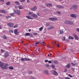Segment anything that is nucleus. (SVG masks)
Wrapping results in <instances>:
<instances>
[{"mask_svg":"<svg viewBox=\"0 0 79 79\" xmlns=\"http://www.w3.org/2000/svg\"><path fill=\"white\" fill-rule=\"evenodd\" d=\"M18 25H16L15 26H14L13 27V28H15V27H18Z\"/></svg>","mask_w":79,"mask_h":79,"instance_id":"36","label":"nucleus"},{"mask_svg":"<svg viewBox=\"0 0 79 79\" xmlns=\"http://www.w3.org/2000/svg\"><path fill=\"white\" fill-rule=\"evenodd\" d=\"M53 28H54V27L53 26L51 25L48 27L47 29L48 30H49V29H53Z\"/></svg>","mask_w":79,"mask_h":79,"instance_id":"16","label":"nucleus"},{"mask_svg":"<svg viewBox=\"0 0 79 79\" xmlns=\"http://www.w3.org/2000/svg\"><path fill=\"white\" fill-rule=\"evenodd\" d=\"M9 69H11V70H13V66H10L9 67Z\"/></svg>","mask_w":79,"mask_h":79,"instance_id":"29","label":"nucleus"},{"mask_svg":"<svg viewBox=\"0 0 79 79\" xmlns=\"http://www.w3.org/2000/svg\"><path fill=\"white\" fill-rule=\"evenodd\" d=\"M9 65L7 64H6L4 65L3 63L0 61V67H1L2 69H7L8 67L6 66H8Z\"/></svg>","mask_w":79,"mask_h":79,"instance_id":"1","label":"nucleus"},{"mask_svg":"<svg viewBox=\"0 0 79 79\" xmlns=\"http://www.w3.org/2000/svg\"><path fill=\"white\" fill-rule=\"evenodd\" d=\"M74 63L75 64H73V63L72 62L71 64L73 66H75V65H76V66H77V63L76 62V61H74Z\"/></svg>","mask_w":79,"mask_h":79,"instance_id":"15","label":"nucleus"},{"mask_svg":"<svg viewBox=\"0 0 79 79\" xmlns=\"http://www.w3.org/2000/svg\"><path fill=\"white\" fill-rule=\"evenodd\" d=\"M10 15L11 16H15V13H11L10 14Z\"/></svg>","mask_w":79,"mask_h":79,"instance_id":"32","label":"nucleus"},{"mask_svg":"<svg viewBox=\"0 0 79 79\" xmlns=\"http://www.w3.org/2000/svg\"><path fill=\"white\" fill-rule=\"evenodd\" d=\"M30 35H31V34H30V33H25V36H29Z\"/></svg>","mask_w":79,"mask_h":79,"instance_id":"27","label":"nucleus"},{"mask_svg":"<svg viewBox=\"0 0 79 79\" xmlns=\"http://www.w3.org/2000/svg\"><path fill=\"white\" fill-rule=\"evenodd\" d=\"M6 5H9L10 4V2H8L6 3Z\"/></svg>","mask_w":79,"mask_h":79,"instance_id":"42","label":"nucleus"},{"mask_svg":"<svg viewBox=\"0 0 79 79\" xmlns=\"http://www.w3.org/2000/svg\"><path fill=\"white\" fill-rule=\"evenodd\" d=\"M64 31V30L61 29L60 30V34H62L63 33V31Z\"/></svg>","mask_w":79,"mask_h":79,"instance_id":"23","label":"nucleus"},{"mask_svg":"<svg viewBox=\"0 0 79 79\" xmlns=\"http://www.w3.org/2000/svg\"><path fill=\"white\" fill-rule=\"evenodd\" d=\"M36 14H37V15L39 16V12H37Z\"/></svg>","mask_w":79,"mask_h":79,"instance_id":"55","label":"nucleus"},{"mask_svg":"<svg viewBox=\"0 0 79 79\" xmlns=\"http://www.w3.org/2000/svg\"><path fill=\"white\" fill-rule=\"evenodd\" d=\"M66 71H67V69H65V70H64V72L66 73Z\"/></svg>","mask_w":79,"mask_h":79,"instance_id":"57","label":"nucleus"},{"mask_svg":"<svg viewBox=\"0 0 79 79\" xmlns=\"http://www.w3.org/2000/svg\"><path fill=\"white\" fill-rule=\"evenodd\" d=\"M2 37L4 39H6V36L4 35L2 36Z\"/></svg>","mask_w":79,"mask_h":79,"instance_id":"33","label":"nucleus"},{"mask_svg":"<svg viewBox=\"0 0 79 79\" xmlns=\"http://www.w3.org/2000/svg\"><path fill=\"white\" fill-rule=\"evenodd\" d=\"M29 60H31V59H27L26 58H22L21 59V61H29Z\"/></svg>","mask_w":79,"mask_h":79,"instance_id":"4","label":"nucleus"},{"mask_svg":"<svg viewBox=\"0 0 79 79\" xmlns=\"http://www.w3.org/2000/svg\"><path fill=\"white\" fill-rule=\"evenodd\" d=\"M10 32L12 33H13V31L12 30H10Z\"/></svg>","mask_w":79,"mask_h":79,"instance_id":"41","label":"nucleus"},{"mask_svg":"<svg viewBox=\"0 0 79 79\" xmlns=\"http://www.w3.org/2000/svg\"><path fill=\"white\" fill-rule=\"evenodd\" d=\"M43 73L45 74H47V75H49V74H50V73H49V72H48V70H45L43 71Z\"/></svg>","mask_w":79,"mask_h":79,"instance_id":"7","label":"nucleus"},{"mask_svg":"<svg viewBox=\"0 0 79 79\" xmlns=\"http://www.w3.org/2000/svg\"><path fill=\"white\" fill-rule=\"evenodd\" d=\"M70 16L71 17H72V18H76L77 15L76 14H72L70 15Z\"/></svg>","mask_w":79,"mask_h":79,"instance_id":"11","label":"nucleus"},{"mask_svg":"<svg viewBox=\"0 0 79 79\" xmlns=\"http://www.w3.org/2000/svg\"><path fill=\"white\" fill-rule=\"evenodd\" d=\"M68 76H69V77H74V76L72 77V76H71V75L70 74H69Z\"/></svg>","mask_w":79,"mask_h":79,"instance_id":"38","label":"nucleus"},{"mask_svg":"<svg viewBox=\"0 0 79 79\" xmlns=\"http://www.w3.org/2000/svg\"><path fill=\"white\" fill-rule=\"evenodd\" d=\"M57 13H58V15H60L61 14V12L60 11H57Z\"/></svg>","mask_w":79,"mask_h":79,"instance_id":"40","label":"nucleus"},{"mask_svg":"<svg viewBox=\"0 0 79 79\" xmlns=\"http://www.w3.org/2000/svg\"><path fill=\"white\" fill-rule=\"evenodd\" d=\"M52 63H55V64H58V61H57V60L54 61V60H52Z\"/></svg>","mask_w":79,"mask_h":79,"instance_id":"19","label":"nucleus"},{"mask_svg":"<svg viewBox=\"0 0 79 79\" xmlns=\"http://www.w3.org/2000/svg\"><path fill=\"white\" fill-rule=\"evenodd\" d=\"M65 79H70V78H69L68 77H65Z\"/></svg>","mask_w":79,"mask_h":79,"instance_id":"52","label":"nucleus"},{"mask_svg":"<svg viewBox=\"0 0 79 79\" xmlns=\"http://www.w3.org/2000/svg\"><path fill=\"white\" fill-rule=\"evenodd\" d=\"M25 1V0H20V2H24Z\"/></svg>","mask_w":79,"mask_h":79,"instance_id":"46","label":"nucleus"},{"mask_svg":"<svg viewBox=\"0 0 79 79\" xmlns=\"http://www.w3.org/2000/svg\"><path fill=\"white\" fill-rule=\"evenodd\" d=\"M45 66H46L47 68H48V67H49V65L47 64H45Z\"/></svg>","mask_w":79,"mask_h":79,"instance_id":"35","label":"nucleus"},{"mask_svg":"<svg viewBox=\"0 0 79 79\" xmlns=\"http://www.w3.org/2000/svg\"><path fill=\"white\" fill-rule=\"evenodd\" d=\"M19 8L20 10H22L23 9V7L22 5H20L19 6Z\"/></svg>","mask_w":79,"mask_h":79,"instance_id":"24","label":"nucleus"},{"mask_svg":"<svg viewBox=\"0 0 79 79\" xmlns=\"http://www.w3.org/2000/svg\"><path fill=\"white\" fill-rule=\"evenodd\" d=\"M15 3L17 5H20V3H19V2L15 1Z\"/></svg>","mask_w":79,"mask_h":79,"instance_id":"25","label":"nucleus"},{"mask_svg":"<svg viewBox=\"0 0 79 79\" xmlns=\"http://www.w3.org/2000/svg\"><path fill=\"white\" fill-rule=\"evenodd\" d=\"M1 2H2V3H3L4 2V0H1Z\"/></svg>","mask_w":79,"mask_h":79,"instance_id":"56","label":"nucleus"},{"mask_svg":"<svg viewBox=\"0 0 79 79\" xmlns=\"http://www.w3.org/2000/svg\"><path fill=\"white\" fill-rule=\"evenodd\" d=\"M49 19L52 21H56L57 20V19L55 18H49Z\"/></svg>","mask_w":79,"mask_h":79,"instance_id":"10","label":"nucleus"},{"mask_svg":"<svg viewBox=\"0 0 79 79\" xmlns=\"http://www.w3.org/2000/svg\"><path fill=\"white\" fill-rule=\"evenodd\" d=\"M31 79H35V78H34V77H31Z\"/></svg>","mask_w":79,"mask_h":79,"instance_id":"60","label":"nucleus"},{"mask_svg":"<svg viewBox=\"0 0 79 79\" xmlns=\"http://www.w3.org/2000/svg\"><path fill=\"white\" fill-rule=\"evenodd\" d=\"M48 60H45V63H47V62H48Z\"/></svg>","mask_w":79,"mask_h":79,"instance_id":"49","label":"nucleus"},{"mask_svg":"<svg viewBox=\"0 0 79 79\" xmlns=\"http://www.w3.org/2000/svg\"><path fill=\"white\" fill-rule=\"evenodd\" d=\"M57 47H60V44H58L57 45Z\"/></svg>","mask_w":79,"mask_h":79,"instance_id":"63","label":"nucleus"},{"mask_svg":"<svg viewBox=\"0 0 79 79\" xmlns=\"http://www.w3.org/2000/svg\"><path fill=\"white\" fill-rule=\"evenodd\" d=\"M33 17H34V18H37V15L35 14H33Z\"/></svg>","mask_w":79,"mask_h":79,"instance_id":"30","label":"nucleus"},{"mask_svg":"<svg viewBox=\"0 0 79 79\" xmlns=\"http://www.w3.org/2000/svg\"><path fill=\"white\" fill-rule=\"evenodd\" d=\"M65 39H66V38L65 37H64L63 38L62 40L64 41V40H65Z\"/></svg>","mask_w":79,"mask_h":79,"instance_id":"37","label":"nucleus"},{"mask_svg":"<svg viewBox=\"0 0 79 79\" xmlns=\"http://www.w3.org/2000/svg\"><path fill=\"white\" fill-rule=\"evenodd\" d=\"M56 7L57 8H60V9H61V8H64V6H63L62 5H57L56 6Z\"/></svg>","mask_w":79,"mask_h":79,"instance_id":"8","label":"nucleus"},{"mask_svg":"<svg viewBox=\"0 0 79 79\" xmlns=\"http://www.w3.org/2000/svg\"><path fill=\"white\" fill-rule=\"evenodd\" d=\"M0 11H1V13H4L5 14L6 13V11H5L4 10H0Z\"/></svg>","mask_w":79,"mask_h":79,"instance_id":"20","label":"nucleus"},{"mask_svg":"<svg viewBox=\"0 0 79 79\" xmlns=\"http://www.w3.org/2000/svg\"><path fill=\"white\" fill-rule=\"evenodd\" d=\"M10 54H9V53H8V52H6L4 54V57L6 58L7 56H9V55Z\"/></svg>","mask_w":79,"mask_h":79,"instance_id":"9","label":"nucleus"},{"mask_svg":"<svg viewBox=\"0 0 79 79\" xmlns=\"http://www.w3.org/2000/svg\"><path fill=\"white\" fill-rule=\"evenodd\" d=\"M71 52H74V50H73V49H71Z\"/></svg>","mask_w":79,"mask_h":79,"instance_id":"64","label":"nucleus"},{"mask_svg":"<svg viewBox=\"0 0 79 79\" xmlns=\"http://www.w3.org/2000/svg\"><path fill=\"white\" fill-rule=\"evenodd\" d=\"M40 44V43L39 42H36L35 43V46H36L37 45V44Z\"/></svg>","mask_w":79,"mask_h":79,"instance_id":"43","label":"nucleus"},{"mask_svg":"<svg viewBox=\"0 0 79 79\" xmlns=\"http://www.w3.org/2000/svg\"><path fill=\"white\" fill-rule=\"evenodd\" d=\"M48 63H52V61H50V60H49V61H48Z\"/></svg>","mask_w":79,"mask_h":79,"instance_id":"45","label":"nucleus"},{"mask_svg":"<svg viewBox=\"0 0 79 79\" xmlns=\"http://www.w3.org/2000/svg\"><path fill=\"white\" fill-rule=\"evenodd\" d=\"M73 36L76 40H79V37L77 35L75 34H73Z\"/></svg>","mask_w":79,"mask_h":79,"instance_id":"12","label":"nucleus"},{"mask_svg":"<svg viewBox=\"0 0 79 79\" xmlns=\"http://www.w3.org/2000/svg\"><path fill=\"white\" fill-rule=\"evenodd\" d=\"M27 3H29V2H30V1H29V0H27Z\"/></svg>","mask_w":79,"mask_h":79,"instance_id":"61","label":"nucleus"},{"mask_svg":"<svg viewBox=\"0 0 79 79\" xmlns=\"http://www.w3.org/2000/svg\"><path fill=\"white\" fill-rule=\"evenodd\" d=\"M14 33L15 35H18L19 34V32H18V30L17 29H15V30Z\"/></svg>","mask_w":79,"mask_h":79,"instance_id":"13","label":"nucleus"},{"mask_svg":"<svg viewBox=\"0 0 79 79\" xmlns=\"http://www.w3.org/2000/svg\"><path fill=\"white\" fill-rule=\"evenodd\" d=\"M33 35H37V33H33Z\"/></svg>","mask_w":79,"mask_h":79,"instance_id":"50","label":"nucleus"},{"mask_svg":"<svg viewBox=\"0 0 79 79\" xmlns=\"http://www.w3.org/2000/svg\"><path fill=\"white\" fill-rule=\"evenodd\" d=\"M14 13H15L16 14H17L19 15H21V14H20V10H15L14 11Z\"/></svg>","mask_w":79,"mask_h":79,"instance_id":"5","label":"nucleus"},{"mask_svg":"<svg viewBox=\"0 0 79 79\" xmlns=\"http://www.w3.org/2000/svg\"><path fill=\"white\" fill-rule=\"evenodd\" d=\"M52 72L54 75L56 76V75H57L58 74V73L55 71L52 70Z\"/></svg>","mask_w":79,"mask_h":79,"instance_id":"17","label":"nucleus"},{"mask_svg":"<svg viewBox=\"0 0 79 79\" xmlns=\"http://www.w3.org/2000/svg\"><path fill=\"white\" fill-rule=\"evenodd\" d=\"M50 23H47L46 25L45 26L47 27V26H48L50 25Z\"/></svg>","mask_w":79,"mask_h":79,"instance_id":"39","label":"nucleus"},{"mask_svg":"<svg viewBox=\"0 0 79 79\" xmlns=\"http://www.w3.org/2000/svg\"><path fill=\"white\" fill-rule=\"evenodd\" d=\"M40 44L41 45H42L43 44H44V42H42L41 43H40Z\"/></svg>","mask_w":79,"mask_h":79,"instance_id":"48","label":"nucleus"},{"mask_svg":"<svg viewBox=\"0 0 79 79\" xmlns=\"http://www.w3.org/2000/svg\"><path fill=\"white\" fill-rule=\"evenodd\" d=\"M52 68V69H53L54 70H56V68H55V66L53 64H52L51 66Z\"/></svg>","mask_w":79,"mask_h":79,"instance_id":"21","label":"nucleus"},{"mask_svg":"<svg viewBox=\"0 0 79 79\" xmlns=\"http://www.w3.org/2000/svg\"><path fill=\"white\" fill-rule=\"evenodd\" d=\"M32 12H29V15H30L32 14Z\"/></svg>","mask_w":79,"mask_h":79,"instance_id":"62","label":"nucleus"},{"mask_svg":"<svg viewBox=\"0 0 79 79\" xmlns=\"http://www.w3.org/2000/svg\"><path fill=\"white\" fill-rule=\"evenodd\" d=\"M64 23L65 24H69V25H73L74 24V23L72 22L69 20L65 21Z\"/></svg>","mask_w":79,"mask_h":79,"instance_id":"2","label":"nucleus"},{"mask_svg":"<svg viewBox=\"0 0 79 79\" xmlns=\"http://www.w3.org/2000/svg\"><path fill=\"white\" fill-rule=\"evenodd\" d=\"M7 19H8V18H11V16H8L5 17Z\"/></svg>","mask_w":79,"mask_h":79,"instance_id":"34","label":"nucleus"},{"mask_svg":"<svg viewBox=\"0 0 79 79\" xmlns=\"http://www.w3.org/2000/svg\"><path fill=\"white\" fill-rule=\"evenodd\" d=\"M76 30H77V31L78 32H79V28H77Z\"/></svg>","mask_w":79,"mask_h":79,"instance_id":"47","label":"nucleus"},{"mask_svg":"<svg viewBox=\"0 0 79 79\" xmlns=\"http://www.w3.org/2000/svg\"><path fill=\"white\" fill-rule=\"evenodd\" d=\"M66 68H69L71 67V64H68L67 65L65 66Z\"/></svg>","mask_w":79,"mask_h":79,"instance_id":"18","label":"nucleus"},{"mask_svg":"<svg viewBox=\"0 0 79 79\" xmlns=\"http://www.w3.org/2000/svg\"><path fill=\"white\" fill-rule=\"evenodd\" d=\"M30 15H31V16H32L33 17V16L34 15V14H33L32 13Z\"/></svg>","mask_w":79,"mask_h":79,"instance_id":"54","label":"nucleus"},{"mask_svg":"<svg viewBox=\"0 0 79 79\" xmlns=\"http://www.w3.org/2000/svg\"><path fill=\"white\" fill-rule=\"evenodd\" d=\"M15 8H16V9H18L19 8V7L18 6H15Z\"/></svg>","mask_w":79,"mask_h":79,"instance_id":"51","label":"nucleus"},{"mask_svg":"<svg viewBox=\"0 0 79 79\" xmlns=\"http://www.w3.org/2000/svg\"><path fill=\"white\" fill-rule=\"evenodd\" d=\"M28 73H29V74H32V72L31 71H29Z\"/></svg>","mask_w":79,"mask_h":79,"instance_id":"53","label":"nucleus"},{"mask_svg":"<svg viewBox=\"0 0 79 79\" xmlns=\"http://www.w3.org/2000/svg\"><path fill=\"white\" fill-rule=\"evenodd\" d=\"M43 29H44V27H41L39 28V30L40 31H42Z\"/></svg>","mask_w":79,"mask_h":79,"instance_id":"31","label":"nucleus"},{"mask_svg":"<svg viewBox=\"0 0 79 79\" xmlns=\"http://www.w3.org/2000/svg\"><path fill=\"white\" fill-rule=\"evenodd\" d=\"M26 18H27V19H32V18H31V16H27Z\"/></svg>","mask_w":79,"mask_h":79,"instance_id":"22","label":"nucleus"},{"mask_svg":"<svg viewBox=\"0 0 79 79\" xmlns=\"http://www.w3.org/2000/svg\"><path fill=\"white\" fill-rule=\"evenodd\" d=\"M73 8L74 10H76V9H77V6L76 5H73L72 8H70V10H73Z\"/></svg>","mask_w":79,"mask_h":79,"instance_id":"6","label":"nucleus"},{"mask_svg":"<svg viewBox=\"0 0 79 79\" xmlns=\"http://www.w3.org/2000/svg\"><path fill=\"white\" fill-rule=\"evenodd\" d=\"M1 51L2 52V53H3V52H5V51L3 49H1Z\"/></svg>","mask_w":79,"mask_h":79,"instance_id":"44","label":"nucleus"},{"mask_svg":"<svg viewBox=\"0 0 79 79\" xmlns=\"http://www.w3.org/2000/svg\"><path fill=\"white\" fill-rule=\"evenodd\" d=\"M72 71H74V68H72Z\"/></svg>","mask_w":79,"mask_h":79,"instance_id":"58","label":"nucleus"},{"mask_svg":"<svg viewBox=\"0 0 79 79\" xmlns=\"http://www.w3.org/2000/svg\"><path fill=\"white\" fill-rule=\"evenodd\" d=\"M7 26H8L9 27H13L14 26V24L11 23H8L7 24Z\"/></svg>","mask_w":79,"mask_h":79,"instance_id":"3","label":"nucleus"},{"mask_svg":"<svg viewBox=\"0 0 79 79\" xmlns=\"http://www.w3.org/2000/svg\"><path fill=\"white\" fill-rule=\"evenodd\" d=\"M37 9V6H35L34 7L31 8V11H35Z\"/></svg>","mask_w":79,"mask_h":79,"instance_id":"14","label":"nucleus"},{"mask_svg":"<svg viewBox=\"0 0 79 79\" xmlns=\"http://www.w3.org/2000/svg\"><path fill=\"white\" fill-rule=\"evenodd\" d=\"M38 50V52H40V49L39 48Z\"/></svg>","mask_w":79,"mask_h":79,"instance_id":"59","label":"nucleus"},{"mask_svg":"<svg viewBox=\"0 0 79 79\" xmlns=\"http://www.w3.org/2000/svg\"><path fill=\"white\" fill-rule=\"evenodd\" d=\"M68 38L69 39H74V38L73 37H72V36H70L68 37Z\"/></svg>","mask_w":79,"mask_h":79,"instance_id":"28","label":"nucleus"},{"mask_svg":"<svg viewBox=\"0 0 79 79\" xmlns=\"http://www.w3.org/2000/svg\"><path fill=\"white\" fill-rule=\"evenodd\" d=\"M46 6H52V5L51 4V3H47L46 4Z\"/></svg>","mask_w":79,"mask_h":79,"instance_id":"26","label":"nucleus"}]
</instances>
